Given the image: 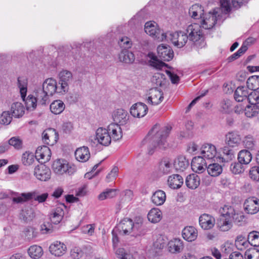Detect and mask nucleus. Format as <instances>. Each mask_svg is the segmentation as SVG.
<instances>
[{
    "instance_id": "1",
    "label": "nucleus",
    "mask_w": 259,
    "mask_h": 259,
    "mask_svg": "<svg viewBox=\"0 0 259 259\" xmlns=\"http://www.w3.org/2000/svg\"><path fill=\"white\" fill-rule=\"evenodd\" d=\"M171 128V126L169 125L161 126L156 124L149 132L145 140L149 141L155 148L165 149L167 146L166 138Z\"/></svg>"
},
{
    "instance_id": "2",
    "label": "nucleus",
    "mask_w": 259,
    "mask_h": 259,
    "mask_svg": "<svg viewBox=\"0 0 259 259\" xmlns=\"http://www.w3.org/2000/svg\"><path fill=\"white\" fill-rule=\"evenodd\" d=\"M59 86L57 85L55 79L50 78L46 79L42 83V88L36 90L35 96L38 99V104L45 105L49 96H52L55 93H59Z\"/></svg>"
},
{
    "instance_id": "3",
    "label": "nucleus",
    "mask_w": 259,
    "mask_h": 259,
    "mask_svg": "<svg viewBox=\"0 0 259 259\" xmlns=\"http://www.w3.org/2000/svg\"><path fill=\"white\" fill-rule=\"evenodd\" d=\"M221 17L219 8H216L212 12L203 14L201 19L200 26L205 29H211L221 20Z\"/></svg>"
},
{
    "instance_id": "4",
    "label": "nucleus",
    "mask_w": 259,
    "mask_h": 259,
    "mask_svg": "<svg viewBox=\"0 0 259 259\" xmlns=\"http://www.w3.org/2000/svg\"><path fill=\"white\" fill-rule=\"evenodd\" d=\"M163 38H165L164 40L171 42L175 46L178 48L183 47L189 41L186 31H168L166 32V35L165 36H163Z\"/></svg>"
},
{
    "instance_id": "5",
    "label": "nucleus",
    "mask_w": 259,
    "mask_h": 259,
    "mask_svg": "<svg viewBox=\"0 0 259 259\" xmlns=\"http://www.w3.org/2000/svg\"><path fill=\"white\" fill-rule=\"evenodd\" d=\"M220 213L224 216H228L232 222L241 226L245 222V215L241 211H236L233 207L230 205H224L220 210Z\"/></svg>"
},
{
    "instance_id": "6",
    "label": "nucleus",
    "mask_w": 259,
    "mask_h": 259,
    "mask_svg": "<svg viewBox=\"0 0 259 259\" xmlns=\"http://www.w3.org/2000/svg\"><path fill=\"white\" fill-rule=\"evenodd\" d=\"M35 192L21 194L17 193V196L13 197L12 201L15 203H23L34 198V200L38 201L39 203H42L46 200L49 195L48 193H45L35 196Z\"/></svg>"
},
{
    "instance_id": "7",
    "label": "nucleus",
    "mask_w": 259,
    "mask_h": 259,
    "mask_svg": "<svg viewBox=\"0 0 259 259\" xmlns=\"http://www.w3.org/2000/svg\"><path fill=\"white\" fill-rule=\"evenodd\" d=\"M201 26L198 24L194 23L189 25L186 30V32L188 36L189 42L196 44L198 41L203 40V35L201 32ZM200 43H202L201 42Z\"/></svg>"
},
{
    "instance_id": "8",
    "label": "nucleus",
    "mask_w": 259,
    "mask_h": 259,
    "mask_svg": "<svg viewBox=\"0 0 259 259\" xmlns=\"http://www.w3.org/2000/svg\"><path fill=\"white\" fill-rule=\"evenodd\" d=\"M54 171L58 175H62L64 173L69 175L73 174L75 171L74 166L69 165L66 161L63 159L55 160L52 165Z\"/></svg>"
},
{
    "instance_id": "9",
    "label": "nucleus",
    "mask_w": 259,
    "mask_h": 259,
    "mask_svg": "<svg viewBox=\"0 0 259 259\" xmlns=\"http://www.w3.org/2000/svg\"><path fill=\"white\" fill-rule=\"evenodd\" d=\"M59 76V92L61 94H64L69 90V84L72 80V74L70 71L65 70L61 71Z\"/></svg>"
},
{
    "instance_id": "10",
    "label": "nucleus",
    "mask_w": 259,
    "mask_h": 259,
    "mask_svg": "<svg viewBox=\"0 0 259 259\" xmlns=\"http://www.w3.org/2000/svg\"><path fill=\"white\" fill-rule=\"evenodd\" d=\"M144 29L147 34L157 39L158 41L164 40L165 38H163V36H165L166 33L161 32V30L157 28L154 23L152 22H146L145 24Z\"/></svg>"
},
{
    "instance_id": "11",
    "label": "nucleus",
    "mask_w": 259,
    "mask_h": 259,
    "mask_svg": "<svg viewBox=\"0 0 259 259\" xmlns=\"http://www.w3.org/2000/svg\"><path fill=\"white\" fill-rule=\"evenodd\" d=\"M33 175L39 181H47L51 178V171L48 167L41 163L35 167Z\"/></svg>"
},
{
    "instance_id": "12",
    "label": "nucleus",
    "mask_w": 259,
    "mask_h": 259,
    "mask_svg": "<svg viewBox=\"0 0 259 259\" xmlns=\"http://www.w3.org/2000/svg\"><path fill=\"white\" fill-rule=\"evenodd\" d=\"M95 140L99 144L105 146L109 145L111 142V136L108 130L103 127H99L97 130Z\"/></svg>"
},
{
    "instance_id": "13",
    "label": "nucleus",
    "mask_w": 259,
    "mask_h": 259,
    "mask_svg": "<svg viewBox=\"0 0 259 259\" xmlns=\"http://www.w3.org/2000/svg\"><path fill=\"white\" fill-rule=\"evenodd\" d=\"M243 207L248 214H255L259 211V199L255 197L248 198L245 200Z\"/></svg>"
},
{
    "instance_id": "14",
    "label": "nucleus",
    "mask_w": 259,
    "mask_h": 259,
    "mask_svg": "<svg viewBox=\"0 0 259 259\" xmlns=\"http://www.w3.org/2000/svg\"><path fill=\"white\" fill-rule=\"evenodd\" d=\"M253 94V92L249 93L248 88L240 86L238 87L235 90L234 94L235 100L238 102L247 100L248 102H250L251 97Z\"/></svg>"
},
{
    "instance_id": "15",
    "label": "nucleus",
    "mask_w": 259,
    "mask_h": 259,
    "mask_svg": "<svg viewBox=\"0 0 259 259\" xmlns=\"http://www.w3.org/2000/svg\"><path fill=\"white\" fill-rule=\"evenodd\" d=\"M163 96L161 91L157 88H152L149 90L148 97L147 99V103L153 105L159 104L163 100Z\"/></svg>"
},
{
    "instance_id": "16",
    "label": "nucleus",
    "mask_w": 259,
    "mask_h": 259,
    "mask_svg": "<svg viewBox=\"0 0 259 259\" xmlns=\"http://www.w3.org/2000/svg\"><path fill=\"white\" fill-rule=\"evenodd\" d=\"M42 137V140L45 144L53 145L57 142L59 135L55 129L49 128L43 132Z\"/></svg>"
},
{
    "instance_id": "17",
    "label": "nucleus",
    "mask_w": 259,
    "mask_h": 259,
    "mask_svg": "<svg viewBox=\"0 0 259 259\" xmlns=\"http://www.w3.org/2000/svg\"><path fill=\"white\" fill-rule=\"evenodd\" d=\"M51 151L50 148L46 146H39L35 151V158L41 160V163H45L50 160L51 156Z\"/></svg>"
},
{
    "instance_id": "18",
    "label": "nucleus",
    "mask_w": 259,
    "mask_h": 259,
    "mask_svg": "<svg viewBox=\"0 0 259 259\" xmlns=\"http://www.w3.org/2000/svg\"><path fill=\"white\" fill-rule=\"evenodd\" d=\"M148 108L146 104L138 102L134 104L131 108L130 113L135 117H144L147 113Z\"/></svg>"
},
{
    "instance_id": "19",
    "label": "nucleus",
    "mask_w": 259,
    "mask_h": 259,
    "mask_svg": "<svg viewBox=\"0 0 259 259\" xmlns=\"http://www.w3.org/2000/svg\"><path fill=\"white\" fill-rule=\"evenodd\" d=\"M157 50L159 58L164 61H169L174 57V52L169 46L162 44L157 47Z\"/></svg>"
},
{
    "instance_id": "20",
    "label": "nucleus",
    "mask_w": 259,
    "mask_h": 259,
    "mask_svg": "<svg viewBox=\"0 0 259 259\" xmlns=\"http://www.w3.org/2000/svg\"><path fill=\"white\" fill-rule=\"evenodd\" d=\"M191 167L195 172L202 173L207 168L205 160L201 156L195 157L192 160Z\"/></svg>"
},
{
    "instance_id": "21",
    "label": "nucleus",
    "mask_w": 259,
    "mask_h": 259,
    "mask_svg": "<svg viewBox=\"0 0 259 259\" xmlns=\"http://www.w3.org/2000/svg\"><path fill=\"white\" fill-rule=\"evenodd\" d=\"M66 250V245L58 241L52 243L49 247V250L51 254L58 257L61 256L64 254Z\"/></svg>"
},
{
    "instance_id": "22",
    "label": "nucleus",
    "mask_w": 259,
    "mask_h": 259,
    "mask_svg": "<svg viewBox=\"0 0 259 259\" xmlns=\"http://www.w3.org/2000/svg\"><path fill=\"white\" fill-rule=\"evenodd\" d=\"M241 141L240 135L237 132H229L225 136V143L231 147L238 146Z\"/></svg>"
},
{
    "instance_id": "23",
    "label": "nucleus",
    "mask_w": 259,
    "mask_h": 259,
    "mask_svg": "<svg viewBox=\"0 0 259 259\" xmlns=\"http://www.w3.org/2000/svg\"><path fill=\"white\" fill-rule=\"evenodd\" d=\"M199 225L204 230H209L213 228L215 224L214 218L206 213L201 215L199 218Z\"/></svg>"
},
{
    "instance_id": "24",
    "label": "nucleus",
    "mask_w": 259,
    "mask_h": 259,
    "mask_svg": "<svg viewBox=\"0 0 259 259\" xmlns=\"http://www.w3.org/2000/svg\"><path fill=\"white\" fill-rule=\"evenodd\" d=\"M217 154L215 147L211 144H205L201 147V157L204 159H212Z\"/></svg>"
},
{
    "instance_id": "25",
    "label": "nucleus",
    "mask_w": 259,
    "mask_h": 259,
    "mask_svg": "<svg viewBox=\"0 0 259 259\" xmlns=\"http://www.w3.org/2000/svg\"><path fill=\"white\" fill-rule=\"evenodd\" d=\"M115 123H119L121 125L126 124L128 120L127 112L122 109H118L115 110L112 115Z\"/></svg>"
},
{
    "instance_id": "26",
    "label": "nucleus",
    "mask_w": 259,
    "mask_h": 259,
    "mask_svg": "<svg viewBox=\"0 0 259 259\" xmlns=\"http://www.w3.org/2000/svg\"><path fill=\"white\" fill-rule=\"evenodd\" d=\"M133 221L129 218H124L117 225V229L123 234L128 235L132 233Z\"/></svg>"
},
{
    "instance_id": "27",
    "label": "nucleus",
    "mask_w": 259,
    "mask_h": 259,
    "mask_svg": "<svg viewBox=\"0 0 259 259\" xmlns=\"http://www.w3.org/2000/svg\"><path fill=\"white\" fill-rule=\"evenodd\" d=\"M132 233L133 235H144L147 231L143 226V219L141 217H136L133 222Z\"/></svg>"
},
{
    "instance_id": "28",
    "label": "nucleus",
    "mask_w": 259,
    "mask_h": 259,
    "mask_svg": "<svg viewBox=\"0 0 259 259\" xmlns=\"http://www.w3.org/2000/svg\"><path fill=\"white\" fill-rule=\"evenodd\" d=\"M183 183V177L178 174L170 176L167 179V185L172 189H179Z\"/></svg>"
},
{
    "instance_id": "29",
    "label": "nucleus",
    "mask_w": 259,
    "mask_h": 259,
    "mask_svg": "<svg viewBox=\"0 0 259 259\" xmlns=\"http://www.w3.org/2000/svg\"><path fill=\"white\" fill-rule=\"evenodd\" d=\"M107 130L113 140L117 141L122 138V130L119 124L111 123L108 125Z\"/></svg>"
},
{
    "instance_id": "30",
    "label": "nucleus",
    "mask_w": 259,
    "mask_h": 259,
    "mask_svg": "<svg viewBox=\"0 0 259 259\" xmlns=\"http://www.w3.org/2000/svg\"><path fill=\"white\" fill-rule=\"evenodd\" d=\"M197 230L193 226L186 227L182 231L183 238L189 242L195 240L197 238Z\"/></svg>"
},
{
    "instance_id": "31",
    "label": "nucleus",
    "mask_w": 259,
    "mask_h": 259,
    "mask_svg": "<svg viewBox=\"0 0 259 259\" xmlns=\"http://www.w3.org/2000/svg\"><path fill=\"white\" fill-rule=\"evenodd\" d=\"M167 247L168 251L172 253H180L184 248L183 241L181 239L177 238L169 241Z\"/></svg>"
},
{
    "instance_id": "32",
    "label": "nucleus",
    "mask_w": 259,
    "mask_h": 259,
    "mask_svg": "<svg viewBox=\"0 0 259 259\" xmlns=\"http://www.w3.org/2000/svg\"><path fill=\"white\" fill-rule=\"evenodd\" d=\"M76 159L80 162H85L90 157V153L87 147L77 148L75 152Z\"/></svg>"
},
{
    "instance_id": "33",
    "label": "nucleus",
    "mask_w": 259,
    "mask_h": 259,
    "mask_svg": "<svg viewBox=\"0 0 259 259\" xmlns=\"http://www.w3.org/2000/svg\"><path fill=\"white\" fill-rule=\"evenodd\" d=\"M174 167L177 171H183L189 166V162L184 156H180L174 162Z\"/></svg>"
},
{
    "instance_id": "34",
    "label": "nucleus",
    "mask_w": 259,
    "mask_h": 259,
    "mask_svg": "<svg viewBox=\"0 0 259 259\" xmlns=\"http://www.w3.org/2000/svg\"><path fill=\"white\" fill-rule=\"evenodd\" d=\"M119 59L121 62L132 64L135 60L134 54L127 49H123L119 54Z\"/></svg>"
},
{
    "instance_id": "35",
    "label": "nucleus",
    "mask_w": 259,
    "mask_h": 259,
    "mask_svg": "<svg viewBox=\"0 0 259 259\" xmlns=\"http://www.w3.org/2000/svg\"><path fill=\"white\" fill-rule=\"evenodd\" d=\"M200 179L196 174L188 175L185 181L186 186L190 189H195L200 185Z\"/></svg>"
},
{
    "instance_id": "36",
    "label": "nucleus",
    "mask_w": 259,
    "mask_h": 259,
    "mask_svg": "<svg viewBox=\"0 0 259 259\" xmlns=\"http://www.w3.org/2000/svg\"><path fill=\"white\" fill-rule=\"evenodd\" d=\"M80 46V44H73L72 46L67 47L66 50L69 51L67 57L69 61L73 62L79 59V55L78 48Z\"/></svg>"
},
{
    "instance_id": "37",
    "label": "nucleus",
    "mask_w": 259,
    "mask_h": 259,
    "mask_svg": "<svg viewBox=\"0 0 259 259\" xmlns=\"http://www.w3.org/2000/svg\"><path fill=\"white\" fill-rule=\"evenodd\" d=\"M204 10L201 6L195 4L190 8L189 14L191 18L194 19H198L202 18L204 14Z\"/></svg>"
},
{
    "instance_id": "38",
    "label": "nucleus",
    "mask_w": 259,
    "mask_h": 259,
    "mask_svg": "<svg viewBox=\"0 0 259 259\" xmlns=\"http://www.w3.org/2000/svg\"><path fill=\"white\" fill-rule=\"evenodd\" d=\"M222 217L217 223L218 227L222 231H227L232 227V220L228 216H224L221 214Z\"/></svg>"
},
{
    "instance_id": "39",
    "label": "nucleus",
    "mask_w": 259,
    "mask_h": 259,
    "mask_svg": "<svg viewBox=\"0 0 259 259\" xmlns=\"http://www.w3.org/2000/svg\"><path fill=\"white\" fill-rule=\"evenodd\" d=\"M22 99L25 102L26 109L28 110H34L37 106V103H38V99L37 96L35 97L32 95H29L26 98L25 97Z\"/></svg>"
},
{
    "instance_id": "40",
    "label": "nucleus",
    "mask_w": 259,
    "mask_h": 259,
    "mask_svg": "<svg viewBox=\"0 0 259 259\" xmlns=\"http://www.w3.org/2000/svg\"><path fill=\"white\" fill-rule=\"evenodd\" d=\"M166 199V195L164 191L159 190L155 192L152 197L151 201L156 205L163 204Z\"/></svg>"
},
{
    "instance_id": "41",
    "label": "nucleus",
    "mask_w": 259,
    "mask_h": 259,
    "mask_svg": "<svg viewBox=\"0 0 259 259\" xmlns=\"http://www.w3.org/2000/svg\"><path fill=\"white\" fill-rule=\"evenodd\" d=\"M63 215V209L58 207L52 211L50 215V218L53 224H58L61 221Z\"/></svg>"
},
{
    "instance_id": "42",
    "label": "nucleus",
    "mask_w": 259,
    "mask_h": 259,
    "mask_svg": "<svg viewBox=\"0 0 259 259\" xmlns=\"http://www.w3.org/2000/svg\"><path fill=\"white\" fill-rule=\"evenodd\" d=\"M173 167L174 165L168 159L164 158L159 162V170L163 174L167 175L171 172Z\"/></svg>"
},
{
    "instance_id": "43",
    "label": "nucleus",
    "mask_w": 259,
    "mask_h": 259,
    "mask_svg": "<svg viewBox=\"0 0 259 259\" xmlns=\"http://www.w3.org/2000/svg\"><path fill=\"white\" fill-rule=\"evenodd\" d=\"M147 218L151 223H157L162 219V212L159 209L153 208L149 211Z\"/></svg>"
},
{
    "instance_id": "44",
    "label": "nucleus",
    "mask_w": 259,
    "mask_h": 259,
    "mask_svg": "<svg viewBox=\"0 0 259 259\" xmlns=\"http://www.w3.org/2000/svg\"><path fill=\"white\" fill-rule=\"evenodd\" d=\"M65 105L63 102L60 100L53 101L50 105L51 111L54 114H59L65 109Z\"/></svg>"
},
{
    "instance_id": "45",
    "label": "nucleus",
    "mask_w": 259,
    "mask_h": 259,
    "mask_svg": "<svg viewBox=\"0 0 259 259\" xmlns=\"http://www.w3.org/2000/svg\"><path fill=\"white\" fill-rule=\"evenodd\" d=\"M11 111L12 112V116L19 118L24 114V107L21 103L15 102L12 104Z\"/></svg>"
},
{
    "instance_id": "46",
    "label": "nucleus",
    "mask_w": 259,
    "mask_h": 259,
    "mask_svg": "<svg viewBox=\"0 0 259 259\" xmlns=\"http://www.w3.org/2000/svg\"><path fill=\"white\" fill-rule=\"evenodd\" d=\"M208 174L212 177H217L220 175L223 171V167L220 164L214 163L209 164L207 166Z\"/></svg>"
},
{
    "instance_id": "47",
    "label": "nucleus",
    "mask_w": 259,
    "mask_h": 259,
    "mask_svg": "<svg viewBox=\"0 0 259 259\" xmlns=\"http://www.w3.org/2000/svg\"><path fill=\"white\" fill-rule=\"evenodd\" d=\"M238 159L240 163L244 164H247L252 159V155L249 151L242 150L238 153Z\"/></svg>"
},
{
    "instance_id": "48",
    "label": "nucleus",
    "mask_w": 259,
    "mask_h": 259,
    "mask_svg": "<svg viewBox=\"0 0 259 259\" xmlns=\"http://www.w3.org/2000/svg\"><path fill=\"white\" fill-rule=\"evenodd\" d=\"M28 253L31 258L35 259L40 258L42 256L43 250L40 246L34 245L29 248Z\"/></svg>"
},
{
    "instance_id": "49",
    "label": "nucleus",
    "mask_w": 259,
    "mask_h": 259,
    "mask_svg": "<svg viewBox=\"0 0 259 259\" xmlns=\"http://www.w3.org/2000/svg\"><path fill=\"white\" fill-rule=\"evenodd\" d=\"M148 57L150 59L149 61L150 65L156 69H160L164 66L166 65L164 63L159 60L157 57L152 53H149Z\"/></svg>"
},
{
    "instance_id": "50",
    "label": "nucleus",
    "mask_w": 259,
    "mask_h": 259,
    "mask_svg": "<svg viewBox=\"0 0 259 259\" xmlns=\"http://www.w3.org/2000/svg\"><path fill=\"white\" fill-rule=\"evenodd\" d=\"M34 212L31 208H27L23 209L20 214V218L25 222H28L34 218Z\"/></svg>"
},
{
    "instance_id": "51",
    "label": "nucleus",
    "mask_w": 259,
    "mask_h": 259,
    "mask_svg": "<svg viewBox=\"0 0 259 259\" xmlns=\"http://www.w3.org/2000/svg\"><path fill=\"white\" fill-rule=\"evenodd\" d=\"M247 87L251 91H256L259 89V76L253 75L247 80Z\"/></svg>"
},
{
    "instance_id": "52",
    "label": "nucleus",
    "mask_w": 259,
    "mask_h": 259,
    "mask_svg": "<svg viewBox=\"0 0 259 259\" xmlns=\"http://www.w3.org/2000/svg\"><path fill=\"white\" fill-rule=\"evenodd\" d=\"M35 159V155L32 153L26 152L22 156V162L25 166H30L33 163Z\"/></svg>"
},
{
    "instance_id": "53",
    "label": "nucleus",
    "mask_w": 259,
    "mask_h": 259,
    "mask_svg": "<svg viewBox=\"0 0 259 259\" xmlns=\"http://www.w3.org/2000/svg\"><path fill=\"white\" fill-rule=\"evenodd\" d=\"M229 146H224L222 150L223 154L222 159L225 162H228L234 158V151Z\"/></svg>"
},
{
    "instance_id": "54",
    "label": "nucleus",
    "mask_w": 259,
    "mask_h": 259,
    "mask_svg": "<svg viewBox=\"0 0 259 259\" xmlns=\"http://www.w3.org/2000/svg\"><path fill=\"white\" fill-rule=\"evenodd\" d=\"M117 189H107L106 191L102 192L98 196L100 200H103L108 198H112L116 196Z\"/></svg>"
},
{
    "instance_id": "55",
    "label": "nucleus",
    "mask_w": 259,
    "mask_h": 259,
    "mask_svg": "<svg viewBox=\"0 0 259 259\" xmlns=\"http://www.w3.org/2000/svg\"><path fill=\"white\" fill-rule=\"evenodd\" d=\"M116 254L119 259H135L129 251L120 248L116 250Z\"/></svg>"
},
{
    "instance_id": "56",
    "label": "nucleus",
    "mask_w": 259,
    "mask_h": 259,
    "mask_svg": "<svg viewBox=\"0 0 259 259\" xmlns=\"http://www.w3.org/2000/svg\"><path fill=\"white\" fill-rule=\"evenodd\" d=\"M255 140L252 136L248 135L245 136L242 139V143L243 146L248 149H252L255 145Z\"/></svg>"
},
{
    "instance_id": "57",
    "label": "nucleus",
    "mask_w": 259,
    "mask_h": 259,
    "mask_svg": "<svg viewBox=\"0 0 259 259\" xmlns=\"http://www.w3.org/2000/svg\"><path fill=\"white\" fill-rule=\"evenodd\" d=\"M26 239L30 241L37 236V232L34 228L27 227L23 231Z\"/></svg>"
},
{
    "instance_id": "58",
    "label": "nucleus",
    "mask_w": 259,
    "mask_h": 259,
    "mask_svg": "<svg viewBox=\"0 0 259 259\" xmlns=\"http://www.w3.org/2000/svg\"><path fill=\"white\" fill-rule=\"evenodd\" d=\"M152 82L157 86H162L166 82L165 75L160 73H155L152 77Z\"/></svg>"
},
{
    "instance_id": "59",
    "label": "nucleus",
    "mask_w": 259,
    "mask_h": 259,
    "mask_svg": "<svg viewBox=\"0 0 259 259\" xmlns=\"http://www.w3.org/2000/svg\"><path fill=\"white\" fill-rule=\"evenodd\" d=\"M248 240H250L251 245L254 246H259V232L256 231H252L248 235Z\"/></svg>"
},
{
    "instance_id": "60",
    "label": "nucleus",
    "mask_w": 259,
    "mask_h": 259,
    "mask_svg": "<svg viewBox=\"0 0 259 259\" xmlns=\"http://www.w3.org/2000/svg\"><path fill=\"white\" fill-rule=\"evenodd\" d=\"M244 110L245 115L248 117L255 116L258 112V109L254 105L252 106L247 105L245 108Z\"/></svg>"
},
{
    "instance_id": "61",
    "label": "nucleus",
    "mask_w": 259,
    "mask_h": 259,
    "mask_svg": "<svg viewBox=\"0 0 259 259\" xmlns=\"http://www.w3.org/2000/svg\"><path fill=\"white\" fill-rule=\"evenodd\" d=\"M232 101L229 99H224L221 103V110L223 113H228L231 111Z\"/></svg>"
},
{
    "instance_id": "62",
    "label": "nucleus",
    "mask_w": 259,
    "mask_h": 259,
    "mask_svg": "<svg viewBox=\"0 0 259 259\" xmlns=\"http://www.w3.org/2000/svg\"><path fill=\"white\" fill-rule=\"evenodd\" d=\"M18 85L20 89V92L21 98H24L26 96L27 87L26 86V82L25 79L19 77L17 79Z\"/></svg>"
},
{
    "instance_id": "63",
    "label": "nucleus",
    "mask_w": 259,
    "mask_h": 259,
    "mask_svg": "<svg viewBox=\"0 0 259 259\" xmlns=\"http://www.w3.org/2000/svg\"><path fill=\"white\" fill-rule=\"evenodd\" d=\"M12 116L9 111L3 112L0 116V123L4 125L10 124L12 121Z\"/></svg>"
},
{
    "instance_id": "64",
    "label": "nucleus",
    "mask_w": 259,
    "mask_h": 259,
    "mask_svg": "<svg viewBox=\"0 0 259 259\" xmlns=\"http://www.w3.org/2000/svg\"><path fill=\"white\" fill-rule=\"evenodd\" d=\"M242 163L239 161L238 162H234L231 164L230 169L231 171L235 174H240L244 171V167Z\"/></svg>"
}]
</instances>
